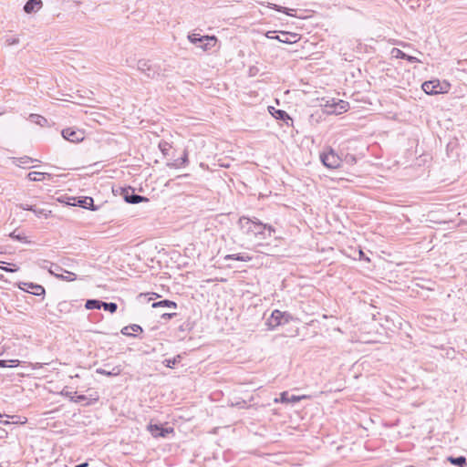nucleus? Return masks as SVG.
<instances>
[{
	"label": "nucleus",
	"mask_w": 467,
	"mask_h": 467,
	"mask_svg": "<svg viewBox=\"0 0 467 467\" xmlns=\"http://www.w3.org/2000/svg\"><path fill=\"white\" fill-rule=\"evenodd\" d=\"M238 225L243 234L246 235H254L260 240H265L275 233V228L268 223H264L258 218H250L243 215L238 220Z\"/></svg>",
	"instance_id": "f257e3e1"
},
{
	"label": "nucleus",
	"mask_w": 467,
	"mask_h": 467,
	"mask_svg": "<svg viewBox=\"0 0 467 467\" xmlns=\"http://www.w3.org/2000/svg\"><path fill=\"white\" fill-rule=\"evenodd\" d=\"M112 192L114 195H119L127 203L138 204L140 202H149V198L143 195L137 194L135 189L132 186H119L113 187Z\"/></svg>",
	"instance_id": "f03ea898"
},
{
	"label": "nucleus",
	"mask_w": 467,
	"mask_h": 467,
	"mask_svg": "<svg viewBox=\"0 0 467 467\" xmlns=\"http://www.w3.org/2000/svg\"><path fill=\"white\" fill-rule=\"evenodd\" d=\"M187 38L192 44L195 45L197 47L202 48L203 51L212 50L218 42V38L213 35H201L194 32L190 33Z\"/></svg>",
	"instance_id": "7ed1b4c3"
},
{
	"label": "nucleus",
	"mask_w": 467,
	"mask_h": 467,
	"mask_svg": "<svg viewBox=\"0 0 467 467\" xmlns=\"http://www.w3.org/2000/svg\"><path fill=\"white\" fill-rule=\"evenodd\" d=\"M319 159L321 163L330 170L339 168L342 163V156L338 155L331 146L324 148L320 152Z\"/></svg>",
	"instance_id": "20e7f679"
},
{
	"label": "nucleus",
	"mask_w": 467,
	"mask_h": 467,
	"mask_svg": "<svg viewBox=\"0 0 467 467\" xmlns=\"http://www.w3.org/2000/svg\"><path fill=\"white\" fill-rule=\"evenodd\" d=\"M291 320H293V316L289 312L275 309L267 318L265 324L268 329L274 330L279 326L288 324Z\"/></svg>",
	"instance_id": "39448f33"
},
{
	"label": "nucleus",
	"mask_w": 467,
	"mask_h": 467,
	"mask_svg": "<svg viewBox=\"0 0 467 467\" xmlns=\"http://www.w3.org/2000/svg\"><path fill=\"white\" fill-rule=\"evenodd\" d=\"M137 69L142 72L149 78H155L161 76V65L151 63L148 59H140L137 62Z\"/></svg>",
	"instance_id": "423d86ee"
},
{
	"label": "nucleus",
	"mask_w": 467,
	"mask_h": 467,
	"mask_svg": "<svg viewBox=\"0 0 467 467\" xmlns=\"http://www.w3.org/2000/svg\"><path fill=\"white\" fill-rule=\"evenodd\" d=\"M278 35L277 31H267L265 36L269 39H275L285 44H294L300 40L299 34L288 31H280Z\"/></svg>",
	"instance_id": "0eeeda50"
},
{
	"label": "nucleus",
	"mask_w": 467,
	"mask_h": 467,
	"mask_svg": "<svg viewBox=\"0 0 467 467\" xmlns=\"http://www.w3.org/2000/svg\"><path fill=\"white\" fill-rule=\"evenodd\" d=\"M147 431L153 438H167L170 434H174V428L167 426V423H153L150 421L147 425Z\"/></svg>",
	"instance_id": "6e6552de"
},
{
	"label": "nucleus",
	"mask_w": 467,
	"mask_h": 467,
	"mask_svg": "<svg viewBox=\"0 0 467 467\" xmlns=\"http://www.w3.org/2000/svg\"><path fill=\"white\" fill-rule=\"evenodd\" d=\"M16 286L24 292L41 297V299L45 298L46 289L42 285L33 282H17Z\"/></svg>",
	"instance_id": "1a4fd4ad"
},
{
	"label": "nucleus",
	"mask_w": 467,
	"mask_h": 467,
	"mask_svg": "<svg viewBox=\"0 0 467 467\" xmlns=\"http://www.w3.org/2000/svg\"><path fill=\"white\" fill-rule=\"evenodd\" d=\"M324 110L327 114L339 115L348 111L349 109V103L342 99L336 101L333 99L331 102L327 101V103L324 105Z\"/></svg>",
	"instance_id": "9d476101"
},
{
	"label": "nucleus",
	"mask_w": 467,
	"mask_h": 467,
	"mask_svg": "<svg viewBox=\"0 0 467 467\" xmlns=\"http://www.w3.org/2000/svg\"><path fill=\"white\" fill-rule=\"evenodd\" d=\"M61 135L64 140L74 143L81 142L85 139L84 130L76 128L63 129Z\"/></svg>",
	"instance_id": "9b49d317"
},
{
	"label": "nucleus",
	"mask_w": 467,
	"mask_h": 467,
	"mask_svg": "<svg viewBox=\"0 0 467 467\" xmlns=\"http://www.w3.org/2000/svg\"><path fill=\"white\" fill-rule=\"evenodd\" d=\"M82 306L78 300H63L57 306V310L60 314H71L81 310Z\"/></svg>",
	"instance_id": "f8f14e48"
},
{
	"label": "nucleus",
	"mask_w": 467,
	"mask_h": 467,
	"mask_svg": "<svg viewBox=\"0 0 467 467\" xmlns=\"http://www.w3.org/2000/svg\"><path fill=\"white\" fill-rule=\"evenodd\" d=\"M309 399L307 395H294L290 394L288 391H283L279 394L278 398L274 399L275 403H283V404H296L302 400Z\"/></svg>",
	"instance_id": "ddd939ff"
},
{
	"label": "nucleus",
	"mask_w": 467,
	"mask_h": 467,
	"mask_svg": "<svg viewBox=\"0 0 467 467\" xmlns=\"http://www.w3.org/2000/svg\"><path fill=\"white\" fill-rule=\"evenodd\" d=\"M268 112L276 120L281 121L283 125H285L287 127L293 125V119L290 117V115L285 110L275 109L273 106H269Z\"/></svg>",
	"instance_id": "4468645a"
},
{
	"label": "nucleus",
	"mask_w": 467,
	"mask_h": 467,
	"mask_svg": "<svg viewBox=\"0 0 467 467\" xmlns=\"http://www.w3.org/2000/svg\"><path fill=\"white\" fill-rule=\"evenodd\" d=\"M72 204L92 212H96L99 209V205H96L94 203V199L90 196L75 197L73 199Z\"/></svg>",
	"instance_id": "2eb2a0df"
},
{
	"label": "nucleus",
	"mask_w": 467,
	"mask_h": 467,
	"mask_svg": "<svg viewBox=\"0 0 467 467\" xmlns=\"http://www.w3.org/2000/svg\"><path fill=\"white\" fill-rule=\"evenodd\" d=\"M17 206L24 211H30V212L34 213V214L37 218L44 217V218L47 219L52 216V211L37 208L34 204L19 203Z\"/></svg>",
	"instance_id": "dca6fc26"
},
{
	"label": "nucleus",
	"mask_w": 467,
	"mask_h": 467,
	"mask_svg": "<svg viewBox=\"0 0 467 467\" xmlns=\"http://www.w3.org/2000/svg\"><path fill=\"white\" fill-rule=\"evenodd\" d=\"M188 164H189V153H188L187 149H184L182 155L180 158L173 160L172 161L167 162L166 165L170 168L178 169L181 167H186Z\"/></svg>",
	"instance_id": "f3484780"
},
{
	"label": "nucleus",
	"mask_w": 467,
	"mask_h": 467,
	"mask_svg": "<svg viewBox=\"0 0 467 467\" xmlns=\"http://www.w3.org/2000/svg\"><path fill=\"white\" fill-rule=\"evenodd\" d=\"M195 327V321L192 320L190 317L187 318L182 324L178 327L177 335L182 339L185 337L186 333L191 332Z\"/></svg>",
	"instance_id": "a211bd4d"
},
{
	"label": "nucleus",
	"mask_w": 467,
	"mask_h": 467,
	"mask_svg": "<svg viewBox=\"0 0 467 467\" xmlns=\"http://www.w3.org/2000/svg\"><path fill=\"white\" fill-rule=\"evenodd\" d=\"M43 6L41 0H27L23 7V10L26 14H33L39 11Z\"/></svg>",
	"instance_id": "6ab92c4d"
},
{
	"label": "nucleus",
	"mask_w": 467,
	"mask_h": 467,
	"mask_svg": "<svg viewBox=\"0 0 467 467\" xmlns=\"http://www.w3.org/2000/svg\"><path fill=\"white\" fill-rule=\"evenodd\" d=\"M99 400V396L96 397H87L84 394L75 395V397H71V401L75 403H82L84 406H89L95 404Z\"/></svg>",
	"instance_id": "aec40b11"
},
{
	"label": "nucleus",
	"mask_w": 467,
	"mask_h": 467,
	"mask_svg": "<svg viewBox=\"0 0 467 467\" xmlns=\"http://www.w3.org/2000/svg\"><path fill=\"white\" fill-rule=\"evenodd\" d=\"M432 81L434 82L433 89L437 90L436 95L446 94L450 91L451 85L449 81H440L439 79H432Z\"/></svg>",
	"instance_id": "412c9836"
},
{
	"label": "nucleus",
	"mask_w": 467,
	"mask_h": 467,
	"mask_svg": "<svg viewBox=\"0 0 467 467\" xmlns=\"http://www.w3.org/2000/svg\"><path fill=\"white\" fill-rule=\"evenodd\" d=\"M391 55L394 57L406 60V61H408L410 63H414V62H419L420 61L416 57L409 55V54L403 52L402 50H400V49H399L397 47H393L392 48Z\"/></svg>",
	"instance_id": "4be33fe9"
},
{
	"label": "nucleus",
	"mask_w": 467,
	"mask_h": 467,
	"mask_svg": "<svg viewBox=\"0 0 467 467\" xmlns=\"http://www.w3.org/2000/svg\"><path fill=\"white\" fill-rule=\"evenodd\" d=\"M365 156V153L363 151L353 154V153H347L342 157V162H345L348 165H354L358 162V160L362 159Z\"/></svg>",
	"instance_id": "5701e85b"
},
{
	"label": "nucleus",
	"mask_w": 467,
	"mask_h": 467,
	"mask_svg": "<svg viewBox=\"0 0 467 467\" xmlns=\"http://www.w3.org/2000/svg\"><path fill=\"white\" fill-rule=\"evenodd\" d=\"M223 259L225 261L237 260V261H241V262H249V261L252 260V256H250L246 253H238V254H226L223 257Z\"/></svg>",
	"instance_id": "b1692460"
},
{
	"label": "nucleus",
	"mask_w": 467,
	"mask_h": 467,
	"mask_svg": "<svg viewBox=\"0 0 467 467\" xmlns=\"http://www.w3.org/2000/svg\"><path fill=\"white\" fill-rule=\"evenodd\" d=\"M447 462L457 467H467V459L463 455L460 456H448Z\"/></svg>",
	"instance_id": "393cba45"
},
{
	"label": "nucleus",
	"mask_w": 467,
	"mask_h": 467,
	"mask_svg": "<svg viewBox=\"0 0 467 467\" xmlns=\"http://www.w3.org/2000/svg\"><path fill=\"white\" fill-rule=\"evenodd\" d=\"M46 178L50 179L51 174L47 172H40V171H30L27 174V179L30 182H41L45 180Z\"/></svg>",
	"instance_id": "a878e982"
},
{
	"label": "nucleus",
	"mask_w": 467,
	"mask_h": 467,
	"mask_svg": "<svg viewBox=\"0 0 467 467\" xmlns=\"http://www.w3.org/2000/svg\"><path fill=\"white\" fill-rule=\"evenodd\" d=\"M151 306L153 308L157 307H169L176 309L178 307V304L175 301L170 300V299H162L160 301H155L152 303Z\"/></svg>",
	"instance_id": "bb28decb"
},
{
	"label": "nucleus",
	"mask_w": 467,
	"mask_h": 467,
	"mask_svg": "<svg viewBox=\"0 0 467 467\" xmlns=\"http://www.w3.org/2000/svg\"><path fill=\"white\" fill-rule=\"evenodd\" d=\"M459 147V140L457 138H452L449 140V142L446 145V153L449 158L452 157L454 154V151Z\"/></svg>",
	"instance_id": "cd10ccee"
},
{
	"label": "nucleus",
	"mask_w": 467,
	"mask_h": 467,
	"mask_svg": "<svg viewBox=\"0 0 467 467\" xmlns=\"http://www.w3.org/2000/svg\"><path fill=\"white\" fill-rule=\"evenodd\" d=\"M96 372L100 375L113 377V376L119 375L121 372V369L119 366L114 367L111 370H107L106 368H99L96 369Z\"/></svg>",
	"instance_id": "c85d7f7f"
},
{
	"label": "nucleus",
	"mask_w": 467,
	"mask_h": 467,
	"mask_svg": "<svg viewBox=\"0 0 467 467\" xmlns=\"http://www.w3.org/2000/svg\"><path fill=\"white\" fill-rule=\"evenodd\" d=\"M182 360V356L181 354H178L171 358H165L162 361V364L166 368H173L177 364H179Z\"/></svg>",
	"instance_id": "c756f323"
},
{
	"label": "nucleus",
	"mask_w": 467,
	"mask_h": 467,
	"mask_svg": "<svg viewBox=\"0 0 467 467\" xmlns=\"http://www.w3.org/2000/svg\"><path fill=\"white\" fill-rule=\"evenodd\" d=\"M102 300L99 299H87L85 303V308L87 310L101 309Z\"/></svg>",
	"instance_id": "7c9ffc66"
},
{
	"label": "nucleus",
	"mask_w": 467,
	"mask_h": 467,
	"mask_svg": "<svg viewBox=\"0 0 467 467\" xmlns=\"http://www.w3.org/2000/svg\"><path fill=\"white\" fill-rule=\"evenodd\" d=\"M433 81L432 79L431 80H427V81H424L422 84H421V88L422 90L428 94V95H436L437 93V90H434L433 88H434V85H433Z\"/></svg>",
	"instance_id": "2f4dec72"
},
{
	"label": "nucleus",
	"mask_w": 467,
	"mask_h": 467,
	"mask_svg": "<svg viewBox=\"0 0 467 467\" xmlns=\"http://www.w3.org/2000/svg\"><path fill=\"white\" fill-rule=\"evenodd\" d=\"M29 119L32 122L41 127H45L48 123L47 119L45 117L38 114H30Z\"/></svg>",
	"instance_id": "473e14b6"
},
{
	"label": "nucleus",
	"mask_w": 467,
	"mask_h": 467,
	"mask_svg": "<svg viewBox=\"0 0 467 467\" xmlns=\"http://www.w3.org/2000/svg\"><path fill=\"white\" fill-rule=\"evenodd\" d=\"M10 237L13 240L24 243V244H31V241L23 233H16V231L10 234Z\"/></svg>",
	"instance_id": "72a5a7b5"
},
{
	"label": "nucleus",
	"mask_w": 467,
	"mask_h": 467,
	"mask_svg": "<svg viewBox=\"0 0 467 467\" xmlns=\"http://www.w3.org/2000/svg\"><path fill=\"white\" fill-rule=\"evenodd\" d=\"M34 161H35V160L32 159L31 157L23 156L20 158H16L14 161V163L19 167L22 165L29 167L28 165Z\"/></svg>",
	"instance_id": "f704fd0d"
},
{
	"label": "nucleus",
	"mask_w": 467,
	"mask_h": 467,
	"mask_svg": "<svg viewBox=\"0 0 467 467\" xmlns=\"http://www.w3.org/2000/svg\"><path fill=\"white\" fill-rule=\"evenodd\" d=\"M101 308H103L107 312H109L110 314H114L118 310V305L115 302H104V301H102Z\"/></svg>",
	"instance_id": "c9c22d12"
},
{
	"label": "nucleus",
	"mask_w": 467,
	"mask_h": 467,
	"mask_svg": "<svg viewBox=\"0 0 467 467\" xmlns=\"http://www.w3.org/2000/svg\"><path fill=\"white\" fill-rule=\"evenodd\" d=\"M158 147H159L161 152L164 156H168L169 155V150L171 148V144L169 143L168 141L164 140H160Z\"/></svg>",
	"instance_id": "e433bc0d"
},
{
	"label": "nucleus",
	"mask_w": 467,
	"mask_h": 467,
	"mask_svg": "<svg viewBox=\"0 0 467 467\" xmlns=\"http://www.w3.org/2000/svg\"><path fill=\"white\" fill-rule=\"evenodd\" d=\"M18 364V359H0V368H15Z\"/></svg>",
	"instance_id": "4c0bfd02"
},
{
	"label": "nucleus",
	"mask_w": 467,
	"mask_h": 467,
	"mask_svg": "<svg viewBox=\"0 0 467 467\" xmlns=\"http://www.w3.org/2000/svg\"><path fill=\"white\" fill-rule=\"evenodd\" d=\"M74 198L75 197H73V196H68L67 194H64V195H61L60 197L57 198V201L60 203H63V204H66L68 206H75L74 204H72Z\"/></svg>",
	"instance_id": "58836bf2"
},
{
	"label": "nucleus",
	"mask_w": 467,
	"mask_h": 467,
	"mask_svg": "<svg viewBox=\"0 0 467 467\" xmlns=\"http://www.w3.org/2000/svg\"><path fill=\"white\" fill-rule=\"evenodd\" d=\"M44 263L50 265V266L48 267V272L51 275H55L56 277L57 275V271H61L62 270V267L59 266L57 264L50 263V262H47V261H45Z\"/></svg>",
	"instance_id": "ea45409f"
},
{
	"label": "nucleus",
	"mask_w": 467,
	"mask_h": 467,
	"mask_svg": "<svg viewBox=\"0 0 467 467\" xmlns=\"http://www.w3.org/2000/svg\"><path fill=\"white\" fill-rule=\"evenodd\" d=\"M5 262L0 261V265H5ZM0 269H2L5 272H7V273H15L19 270V266L13 264V265H11V266L0 265Z\"/></svg>",
	"instance_id": "a19ab883"
},
{
	"label": "nucleus",
	"mask_w": 467,
	"mask_h": 467,
	"mask_svg": "<svg viewBox=\"0 0 467 467\" xmlns=\"http://www.w3.org/2000/svg\"><path fill=\"white\" fill-rule=\"evenodd\" d=\"M67 273L68 274V275H57V278L60 279V280H65V281H73V280H76L77 278V275L74 274V273H71V272H67Z\"/></svg>",
	"instance_id": "79ce46f5"
},
{
	"label": "nucleus",
	"mask_w": 467,
	"mask_h": 467,
	"mask_svg": "<svg viewBox=\"0 0 467 467\" xmlns=\"http://www.w3.org/2000/svg\"><path fill=\"white\" fill-rule=\"evenodd\" d=\"M128 327L130 328V330L134 334H142L143 333V328H142V327L140 325L130 324V325H128Z\"/></svg>",
	"instance_id": "37998d69"
},
{
	"label": "nucleus",
	"mask_w": 467,
	"mask_h": 467,
	"mask_svg": "<svg viewBox=\"0 0 467 467\" xmlns=\"http://www.w3.org/2000/svg\"><path fill=\"white\" fill-rule=\"evenodd\" d=\"M120 333L123 336H126V337H138L137 334H134V333L130 332V328H129L128 326L123 327L121 328V330H120Z\"/></svg>",
	"instance_id": "c03bdc74"
},
{
	"label": "nucleus",
	"mask_w": 467,
	"mask_h": 467,
	"mask_svg": "<svg viewBox=\"0 0 467 467\" xmlns=\"http://www.w3.org/2000/svg\"><path fill=\"white\" fill-rule=\"evenodd\" d=\"M289 16H296V10L283 6L282 12Z\"/></svg>",
	"instance_id": "a18cd8bd"
},
{
	"label": "nucleus",
	"mask_w": 467,
	"mask_h": 467,
	"mask_svg": "<svg viewBox=\"0 0 467 467\" xmlns=\"http://www.w3.org/2000/svg\"><path fill=\"white\" fill-rule=\"evenodd\" d=\"M60 394L64 397H67L69 399V400L71 401V397H75V395H73V392L72 391H69L67 389V388L66 387L65 389H62V391L60 392Z\"/></svg>",
	"instance_id": "49530a36"
},
{
	"label": "nucleus",
	"mask_w": 467,
	"mask_h": 467,
	"mask_svg": "<svg viewBox=\"0 0 467 467\" xmlns=\"http://www.w3.org/2000/svg\"><path fill=\"white\" fill-rule=\"evenodd\" d=\"M10 418L9 415H6V414H4V413H1L0 412V422L6 425V424H10V421L8 420V419Z\"/></svg>",
	"instance_id": "de8ad7c7"
},
{
	"label": "nucleus",
	"mask_w": 467,
	"mask_h": 467,
	"mask_svg": "<svg viewBox=\"0 0 467 467\" xmlns=\"http://www.w3.org/2000/svg\"><path fill=\"white\" fill-rule=\"evenodd\" d=\"M269 8L271 9H274L277 12H282V9H283V6L282 5H276V4H273V3H268V5H267Z\"/></svg>",
	"instance_id": "09e8293b"
},
{
	"label": "nucleus",
	"mask_w": 467,
	"mask_h": 467,
	"mask_svg": "<svg viewBox=\"0 0 467 467\" xmlns=\"http://www.w3.org/2000/svg\"><path fill=\"white\" fill-rule=\"evenodd\" d=\"M177 316H178V314H177V313H164V314H162V315L161 316V317L162 319H166V320H167V319H171V318H173V317H177Z\"/></svg>",
	"instance_id": "8fccbe9b"
},
{
	"label": "nucleus",
	"mask_w": 467,
	"mask_h": 467,
	"mask_svg": "<svg viewBox=\"0 0 467 467\" xmlns=\"http://www.w3.org/2000/svg\"><path fill=\"white\" fill-rule=\"evenodd\" d=\"M74 467H88V462L86 461L84 462L75 465Z\"/></svg>",
	"instance_id": "3c124183"
},
{
	"label": "nucleus",
	"mask_w": 467,
	"mask_h": 467,
	"mask_svg": "<svg viewBox=\"0 0 467 467\" xmlns=\"http://www.w3.org/2000/svg\"><path fill=\"white\" fill-rule=\"evenodd\" d=\"M236 405L239 407V408H244L245 405H246V401L245 400H242L241 402H237Z\"/></svg>",
	"instance_id": "603ef678"
},
{
	"label": "nucleus",
	"mask_w": 467,
	"mask_h": 467,
	"mask_svg": "<svg viewBox=\"0 0 467 467\" xmlns=\"http://www.w3.org/2000/svg\"><path fill=\"white\" fill-rule=\"evenodd\" d=\"M359 254H360V259H364V260H369L368 257L365 256V254L360 250L359 251Z\"/></svg>",
	"instance_id": "864d4df0"
},
{
	"label": "nucleus",
	"mask_w": 467,
	"mask_h": 467,
	"mask_svg": "<svg viewBox=\"0 0 467 467\" xmlns=\"http://www.w3.org/2000/svg\"><path fill=\"white\" fill-rule=\"evenodd\" d=\"M458 64H459V65H461V66H465V65H467V58H466V59L460 60V61L458 62Z\"/></svg>",
	"instance_id": "5fc2aeb1"
},
{
	"label": "nucleus",
	"mask_w": 467,
	"mask_h": 467,
	"mask_svg": "<svg viewBox=\"0 0 467 467\" xmlns=\"http://www.w3.org/2000/svg\"><path fill=\"white\" fill-rule=\"evenodd\" d=\"M254 68V67H251V68H250V75H251V76L253 75V73H254V70H253Z\"/></svg>",
	"instance_id": "6e6d98bb"
},
{
	"label": "nucleus",
	"mask_w": 467,
	"mask_h": 467,
	"mask_svg": "<svg viewBox=\"0 0 467 467\" xmlns=\"http://www.w3.org/2000/svg\"><path fill=\"white\" fill-rule=\"evenodd\" d=\"M254 68V67H251V68H250V75H251V76L253 75V73H254V70H253Z\"/></svg>",
	"instance_id": "4d7b16f0"
},
{
	"label": "nucleus",
	"mask_w": 467,
	"mask_h": 467,
	"mask_svg": "<svg viewBox=\"0 0 467 467\" xmlns=\"http://www.w3.org/2000/svg\"><path fill=\"white\" fill-rule=\"evenodd\" d=\"M48 314H49V315L56 316L57 317H58V316H57V315H56L55 313H53V312H51V311H48Z\"/></svg>",
	"instance_id": "13d9d810"
},
{
	"label": "nucleus",
	"mask_w": 467,
	"mask_h": 467,
	"mask_svg": "<svg viewBox=\"0 0 467 467\" xmlns=\"http://www.w3.org/2000/svg\"><path fill=\"white\" fill-rule=\"evenodd\" d=\"M151 295H152V296H156V297H159V296H159L158 294H156V293H152Z\"/></svg>",
	"instance_id": "bf43d9fd"
},
{
	"label": "nucleus",
	"mask_w": 467,
	"mask_h": 467,
	"mask_svg": "<svg viewBox=\"0 0 467 467\" xmlns=\"http://www.w3.org/2000/svg\"><path fill=\"white\" fill-rule=\"evenodd\" d=\"M92 316H93L92 314H89V315H88V319H89V320H91Z\"/></svg>",
	"instance_id": "052dcab7"
}]
</instances>
